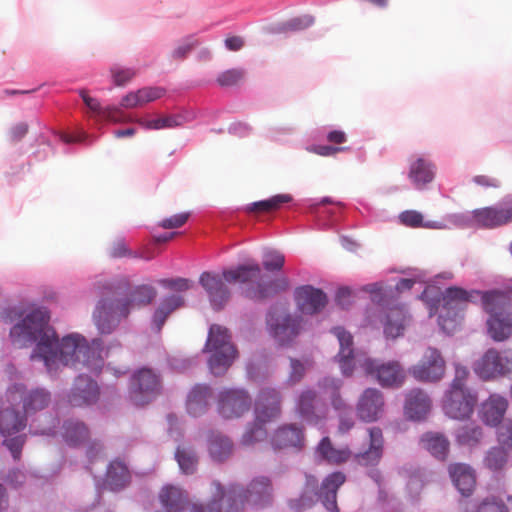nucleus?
<instances>
[{
    "instance_id": "10",
    "label": "nucleus",
    "mask_w": 512,
    "mask_h": 512,
    "mask_svg": "<svg viewBox=\"0 0 512 512\" xmlns=\"http://www.w3.org/2000/svg\"><path fill=\"white\" fill-rule=\"evenodd\" d=\"M27 419L25 414L21 415L14 409V405H10L6 402L5 396L4 399H1L0 433L5 437L3 443L15 460L20 459L27 436L25 434L16 435L14 437L11 436L26 428Z\"/></svg>"
},
{
    "instance_id": "33",
    "label": "nucleus",
    "mask_w": 512,
    "mask_h": 512,
    "mask_svg": "<svg viewBox=\"0 0 512 512\" xmlns=\"http://www.w3.org/2000/svg\"><path fill=\"white\" fill-rule=\"evenodd\" d=\"M159 498L161 504L170 512H181L189 502L187 492L173 485L164 486L159 494Z\"/></svg>"
},
{
    "instance_id": "28",
    "label": "nucleus",
    "mask_w": 512,
    "mask_h": 512,
    "mask_svg": "<svg viewBox=\"0 0 512 512\" xmlns=\"http://www.w3.org/2000/svg\"><path fill=\"white\" fill-rule=\"evenodd\" d=\"M303 428L296 424H286L279 427L272 436L271 444L275 450L296 448L304 446Z\"/></svg>"
},
{
    "instance_id": "60",
    "label": "nucleus",
    "mask_w": 512,
    "mask_h": 512,
    "mask_svg": "<svg viewBox=\"0 0 512 512\" xmlns=\"http://www.w3.org/2000/svg\"><path fill=\"white\" fill-rule=\"evenodd\" d=\"M188 213H179L159 222V226L163 229H174L182 227L188 220Z\"/></svg>"
},
{
    "instance_id": "49",
    "label": "nucleus",
    "mask_w": 512,
    "mask_h": 512,
    "mask_svg": "<svg viewBox=\"0 0 512 512\" xmlns=\"http://www.w3.org/2000/svg\"><path fill=\"white\" fill-rule=\"evenodd\" d=\"M109 255L112 258H121V257H134V258H143L145 260H151L154 258V255L150 252H141V253H133L126 245L125 241L122 239H118L114 241L110 247Z\"/></svg>"
},
{
    "instance_id": "59",
    "label": "nucleus",
    "mask_w": 512,
    "mask_h": 512,
    "mask_svg": "<svg viewBox=\"0 0 512 512\" xmlns=\"http://www.w3.org/2000/svg\"><path fill=\"white\" fill-rule=\"evenodd\" d=\"M314 23V18L310 15H304L289 20L285 27L287 30L299 31L310 27Z\"/></svg>"
},
{
    "instance_id": "30",
    "label": "nucleus",
    "mask_w": 512,
    "mask_h": 512,
    "mask_svg": "<svg viewBox=\"0 0 512 512\" xmlns=\"http://www.w3.org/2000/svg\"><path fill=\"white\" fill-rule=\"evenodd\" d=\"M332 333L337 337L340 350L337 355L343 375L350 376L353 372V337L342 327H335Z\"/></svg>"
},
{
    "instance_id": "5",
    "label": "nucleus",
    "mask_w": 512,
    "mask_h": 512,
    "mask_svg": "<svg viewBox=\"0 0 512 512\" xmlns=\"http://www.w3.org/2000/svg\"><path fill=\"white\" fill-rule=\"evenodd\" d=\"M157 291L153 286L140 285L134 289L130 299H102L98 302L93 313V320L101 334H110L117 327L122 317L129 314L130 306H146L156 297Z\"/></svg>"
},
{
    "instance_id": "53",
    "label": "nucleus",
    "mask_w": 512,
    "mask_h": 512,
    "mask_svg": "<svg viewBox=\"0 0 512 512\" xmlns=\"http://www.w3.org/2000/svg\"><path fill=\"white\" fill-rule=\"evenodd\" d=\"M114 84L116 86H124L130 82L136 75V70L133 68H123L114 66L110 70Z\"/></svg>"
},
{
    "instance_id": "11",
    "label": "nucleus",
    "mask_w": 512,
    "mask_h": 512,
    "mask_svg": "<svg viewBox=\"0 0 512 512\" xmlns=\"http://www.w3.org/2000/svg\"><path fill=\"white\" fill-rule=\"evenodd\" d=\"M5 397L6 402L10 405L22 402L23 411L27 418L46 409L52 401L51 393L48 390L35 388L28 391L23 384L10 386L5 393Z\"/></svg>"
},
{
    "instance_id": "34",
    "label": "nucleus",
    "mask_w": 512,
    "mask_h": 512,
    "mask_svg": "<svg viewBox=\"0 0 512 512\" xmlns=\"http://www.w3.org/2000/svg\"><path fill=\"white\" fill-rule=\"evenodd\" d=\"M184 305V298L179 295H171L164 298L153 315L152 323L156 332H160L166 319L171 313Z\"/></svg>"
},
{
    "instance_id": "51",
    "label": "nucleus",
    "mask_w": 512,
    "mask_h": 512,
    "mask_svg": "<svg viewBox=\"0 0 512 512\" xmlns=\"http://www.w3.org/2000/svg\"><path fill=\"white\" fill-rule=\"evenodd\" d=\"M285 263V256L277 250H269L263 255V266L267 271H280Z\"/></svg>"
},
{
    "instance_id": "41",
    "label": "nucleus",
    "mask_w": 512,
    "mask_h": 512,
    "mask_svg": "<svg viewBox=\"0 0 512 512\" xmlns=\"http://www.w3.org/2000/svg\"><path fill=\"white\" fill-rule=\"evenodd\" d=\"M86 106L94 113L102 117L103 119L118 122L119 118L117 114L120 113V109L115 106H107L103 108L100 102L96 98H92L88 95L86 90H80L79 92Z\"/></svg>"
},
{
    "instance_id": "63",
    "label": "nucleus",
    "mask_w": 512,
    "mask_h": 512,
    "mask_svg": "<svg viewBox=\"0 0 512 512\" xmlns=\"http://www.w3.org/2000/svg\"><path fill=\"white\" fill-rule=\"evenodd\" d=\"M120 105L121 107L127 109L141 106L138 90L135 92H130L127 95H125L122 98Z\"/></svg>"
},
{
    "instance_id": "58",
    "label": "nucleus",
    "mask_w": 512,
    "mask_h": 512,
    "mask_svg": "<svg viewBox=\"0 0 512 512\" xmlns=\"http://www.w3.org/2000/svg\"><path fill=\"white\" fill-rule=\"evenodd\" d=\"M159 284L165 288L176 290V291H187L191 288L192 283L186 278H174V279H161Z\"/></svg>"
},
{
    "instance_id": "21",
    "label": "nucleus",
    "mask_w": 512,
    "mask_h": 512,
    "mask_svg": "<svg viewBox=\"0 0 512 512\" xmlns=\"http://www.w3.org/2000/svg\"><path fill=\"white\" fill-rule=\"evenodd\" d=\"M326 405L313 389L300 392L295 401L296 414L310 424H318L326 417Z\"/></svg>"
},
{
    "instance_id": "1",
    "label": "nucleus",
    "mask_w": 512,
    "mask_h": 512,
    "mask_svg": "<svg viewBox=\"0 0 512 512\" xmlns=\"http://www.w3.org/2000/svg\"><path fill=\"white\" fill-rule=\"evenodd\" d=\"M223 278L216 273L203 272L200 275L199 283L209 296L212 306L219 310L228 302L230 291L225 285L227 282H240L245 284L244 294L252 300H264L279 291H284L289 286L286 277L270 279L263 274L258 263L239 265L235 269L224 270Z\"/></svg>"
},
{
    "instance_id": "45",
    "label": "nucleus",
    "mask_w": 512,
    "mask_h": 512,
    "mask_svg": "<svg viewBox=\"0 0 512 512\" xmlns=\"http://www.w3.org/2000/svg\"><path fill=\"white\" fill-rule=\"evenodd\" d=\"M183 117L181 115H167L152 120H138V123L149 130H160L164 128H174L183 124Z\"/></svg>"
},
{
    "instance_id": "46",
    "label": "nucleus",
    "mask_w": 512,
    "mask_h": 512,
    "mask_svg": "<svg viewBox=\"0 0 512 512\" xmlns=\"http://www.w3.org/2000/svg\"><path fill=\"white\" fill-rule=\"evenodd\" d=\"M483 437V431L480 426H463L456 434V441L459 445L476 446Z\"/></svg>"
},
{
    "instance_id": "56",
    "label": "nucleus",
    "mask_w": 512,
    "mask_h": 512,
    "mask_svg": "<svg viewBox=\"0 0 512 512\" xmlns=\"http://www.w3.org/2000/svg\"><path fill=\"white\" fill-rule=\"evenodd\" d=\"M198 45L197 39L193 36L186 38L178 47L172 52V58L176 60L184 59L190 51Z\"/></svg>"
},
{
    "instance_id": "55",
    "label": "nucleus",
    "mask_w": 512,
    "mask_h": 512,
    "mask_svg": "<svg viewBox=\"0 0 512 512\" xmlns=\"http://www.w3.org/2000/svg\"><path fill=\"white\" fill-rule=\"evenodd\" d=\"M290 372L288 381L290 384L294 385L302 380L306 372L305 363L301 362L298 359L291 358L290 359Z\"/></svg>"
},
{
    "instance_id": "24",
    "label": "nucleus",
    "mask_w": 512,
    "mask_h": 512,
    "mask_svg": "<svg viewBox=\"0 0 512 512\" xmlns=\"http://www.w3.org/2000/svg\"><path fill=\"white\" fill-rule=\"evenodd\" d=\"M99 395L97 383L88 376L80 375L75 379L68 401L72 406L80 407L95 403Z\"/></svg>"
},
{
    "instance_id": "54",
    "label": "nucleus",
    "mask_w": 512,
    "mask_h": 512,
    "mask_svg": "<svg viewBox=\"0 0 512 512\" xmlns=\"http://www.w3.org/2000/svg\"><path fill=\"white\" fill-rule=\"evenodd\" d=\"M141 106L161 98L165 89L161 87H144L138 90Z\"/></svg>"
},
{
    "instance_id": "61",
    "label": "nucleus",
    "mask_w": 512,
    "mask_h": 512,
    "mask_svg": "<svg viewBox=\"0 0 512 512\" xmlns=\"http://www.w3.org/2000/svg\"><path fill=\"white\" fill-rule=\"evenodd\" d=\"M346 149L345 147H335L331 145H315L309 148V151L320 156H333Z\"/></svg>"
},
{
    "instance_id": "19",
    "label": "nucleus",
    "mask_w": 512,
    "mask_h": 512,
    "mask_svg": "<svg viewBox=\"0 0 512 512\" xmlns=\"http://www.w3.org/2000/svg\"><path fill=\"white\" fill-rule=\"evenodd\" d=\"M159 390V377L152 370L143 368L131 380L130 399L136 406H143L151 402Z\"/></svg>"
},
{
    "instance_id": "13",
    "label": "nucleus",
    "mask_w": 512,
    "mask_h": 512,
    "mask_svg": "<svg viewBox=\"0 0 512 512\" xmlns=\"http://www.w3.org/2000/svg\"><path fill=\"white\" fill-rule=\"evenodd\" d=\"M497 292L481 294L483 307L490 317L487 320V330L490 337L496 342H502L512 335V313L507 311L496 312L495 304L499 300Z\"/></svg>"
},
{
    "instance_id": "42",
    "label": "nucleus",
    "mask_w": 512,
    "mask_h": 512,
    "mask_svg": "<svg viewBox=\"0 0 512 512\" xmlns=\"http://www.w3.org/2000/svg\"><path fill=\"white\" fill-rule=\"evenodd\" d=\"M292 201V196L289 194L274 195L267 200L254 202L249 205L248 211L255 213L271 212L278 210L282 205Z\"/></svg>"
},
{
    "instance_id": "35",
    "label": "nucleus",
    "mask_w": 512,
    "mask_h": 512,
    "mask_svg": "<svg viewBox=\"0 0 512 512\" xmlns=\"http://www.w3.org/2000/svg\"><path fill=\"white\" fill-rule=\"evenodd\" d=\"M406 312L403 307L395 306L385 315L384 333L387 337L396 338L403 334L406 323Z\"/></svg>"
},
{
    "instance_id": "9",
    "label": "nucleus",
    "mask_w": 512,
    "mask_h": 512,
    "mask_svg": "<svg viewBox=\"0 0 512 512\" xmlns=\"http://www.w3.org/2000/svg\"><path fill=\"white\" fill-rule=\"evenodd\" d=\"M204 351L211 353L208 366L215 376L223 375L237 357L227 328L217 324L210 326Z\"/></svg>"
},
{
    "instance_id": "27",
    "label": "nucleus",
    "mask_w": 512,
    "mask_h": 512,
    "mask_svg": "<svg viewBox=\"0 0 512 512\" xmlns=\"http://www.w3.org/2000/svg\"><path fill=\"white\" fill-rule=\"evenodd\" d=\"M369 447L367 450L354 455V460L361 466H376L383 456L384 437L379 427L368 429Z\"/></svg>"
},
{
    "instance_id": "15",
    "label": "nucleus",
    "mask_w": 512,
    "mask_h": 512,
    "mask_svg": "<svg viewBox=\"0 0 512 512\" xmlns=\"http://www.w3.org/2000/svg\"><path fill=\"white\" fill-rule=\"evenodd\" d=\"M474 371L484 380L510 375L512 373V350L488 349L475 363Z\"/></svg>"
},
{
    "instance_id": "37",
    "label": "nucleus",
    "mask_w": 512,
    "mask_h": 512,
    "mask_svg": "<svg viewBox=\"0 0 512 512\" xmlns=\"http://www.w3.org/2000/svg\"><path fill=\"white\" fill-rule=\"evenodd\" d=\"M424 447L437 459L445 460L449 454L450 443L440 433L429 432L421 439Z\"/></svg>"
},
{
    "instance_id": "43",
    "label": "nucleus",
    "mask_w": 512,
    "mask_h": 512,
    "mask_svg": "<svg viewBox=\"0 0 512 512\" xmlns=\"http://www.w3.org/2000/svg\"><path fill=\"white\" fill-rule=\"evenodd\" d=\"M231 441L222 435H214L209 444L211 457L216 461H223L232 453Z\"/></svg>"
},
{
    "instance_id": "47",
    "label": "nucleus",
    "mask_w": 512,
    "mask_h": 512,
    "mask_svg": "<svg viewBox=\"0 0 512 512\" xmlns=\"http://www.w3.org/2000/svg\"><path fill=\"white\" fill-rule=\"evenodd\" d=\"M175 456L183 473L193 474L196 471L198 458L192 449L179 447Z\"/></svg>"
},
{
    "instance_id": "64",
    "label": "nucleus",
    "mask_w": 512,
    "mask_h": 512,
    "mask_svg": "<svg viewBox=\"0 0 512 512\" xmlns=\"http://www.w3.org/2000/svg\"><path fill=\"white\" fill-rule=\"evenodd\" d=\"M225 46L230 51H239L244 46V40L240 36H230L225 39Z\"/></svg>"
},
{
    "instance_id": "26",
    "label": "nucleus",
    "mask_w": 512,
    "mask_h": 512,
    "mask_svg": "<svg viewBox=\"0 0 512 512\" xmlns=\"http://www.w3.org/2000/svg\"><path fill=\"white\" fill-rule=\"evenodd\" d=\"M448 474L456 489L464 497H470L476 488L475 470L465 463H452L448 466Z\"/></svg>"
},
{
    "instance_id": "39",
    "label": "nucleus",
    "mask_w": 512,
    "mask_h": 512,
    "mask_svg": "<svg viewBox=\"0 0 512 512\" xmlns=\"http://www.w3.org/2000/svg\"><path fill=\"white\" fill-rule=\"evenodd\" d=\"M509 460V455L504 446L491 447L483 458V465L491 472L503 471Z\"/></svg>"
},
{
    "instance_id": "4",
    "label": "nucleus",
    "mask_w": 512,
    "mask_h": 512,
    "mask_svg": "<svg viewBox=\"0 0 512 512\" xmlns=\"http://www.w3.org/2000/svg\"><path fill=\"white\" fill-rule=\"evenodd\" d=\"M51 350L56 354L51 365L44 363L48 372H56L61 366L78 365L86 367L88 370L98 373L103 367L102 342L94 339L88 344L84 337L73 334L64 337L61 342L58 341L55 334L54 343Z\"/></svg>"
},
{
    "instance_id": "40",
    "label": "nucleus",
    "mask_w": 512,
    "mask_h": 512,
    "mask_svg": "<svg viewBox=\"0 0 512 512\" xmlns=\"http://www.w3.org/2000/svg\"><path fill=\"white\" fill-rule=\"evenodd\" d=\"M88 436L89 430L83 422L68 420L63 425V437L69 445H80Z\"/></svg>"
},
{
    "instance_id": "36",
    "label": "nucleus",
    "mask_w": 512,
    "mask_h": 512,
    "mask_svg": "<svg viewBox=\"0 0 512 512\" xmlns=\"http://www.w3.org/2000/svg\"><path fill=\"white\" fill-rule=\"evenodd\" d=\"M317 451L325 461L335 465L345 463L352 457V452L348 447L335 448L329 437H324L320 441Z\"/></svg>"
},
{
    "instance_id": "23",
    "label": "nucleus",
    "mask_w": 512,
    "mask_h": 512,
    "mask_svg": "<svg viewBox=\"0 0 512 512\" xmlns=\"http://www.w3.org/2000/svg\"><path fill=\"white\" fill-rule=\"evenodd\" d=\"M297 308L303 313L313 315L319 313L327 304L326 294L311 285L297 287L294 292Z\"/></svg>"
},
{
    "instance_id": "16",
    "label": "nucleus",
    "mask_w": 512,
    "mask_h": 512,
    "mask_svg": "<svg viewBox=\"0 0 512 512\" xmlns=\"http://www.w3.org/2000/svg\"><path fill=\"white\" fill-rule=\"evenodd\" d=\"M266 322L270 334L280 344L291 342L302 330V317L291 315L277 308L269 311Z\"/></svg>"
},
{
    "instance_id": "6",
    "label": "nucleus",
    "mask_w": 512,
    "mask_h": 512,
    "mask_svg": "<svg viewBox=\"0 0 512 512\" xmlns=\"http://www.w3.org/2000/svg\"><path fill=\"white\" fill-rule=\"evenodd\" d=\"M345 481L346 475L343 472H333L324 478L319 488L317 478L307 475L302 494L299 498L291 499L289 506L293 510L303 511L311 508L319 498L327 510L336 512L338 510L337 491Z\"/></svg>"
},
{
    "instance_id": "62",
    "label": "nucleus",
    "mask_w": 512,
    "mask_h": 512,
    "mask_svg": "<svg viewBox=\"0 0 512 512\" xmlns=\"http://www.w3.org/2000/svg\"><path fill=\"white\" fill-rule=\"evenodd\" d=\"M336 302L342 308L349 307L352 303V291L347 287L340 288L336 294Z\"/></svg>"
},
{
    "instance_id": "29",
    "label": "nucleus",
    "mask_w": 512,
    "mask_h": 512,
    "mask_svg": "<svg viewBox=\"0 0 512 512\" xmlns=\"http://www.w3.org/2000/svg\"><path fill=\"white\" fill-rule=\"evenodd\" d=\"M431 409L427 393L419 388L410 390L405 396L404 414L411 420L424 419Z\"/></svg>"
},
{
    "instance_id": "57",
    "label": "nucleus",
    "mask_w": 512,
    "mask_h": 512,
    "mask_svg": "<svg viewBox=\"0 0 512 512\" xmlns=\"http://www.w3.org/2000/svg\"><path fill=\"white\" fill-rule=\"evenodd\" d=\"M498 442L507 448H512V420H506L497 431Z\"/></svg>"
},
{
    "instance_id": "31",
    "label": "nucleus",
    "mask_w": 512,
    "mask_h": 512,
    "mask_svg": "<svg viewBox=\"0 0 512 512\" xmlns=\"http://www.w3.org/2000/svg\"><path fill=\"white\" fill-rule=\"evenodd\" d=\"M212 398V390L207 385L197 384L188 394L186 407L190 415L197 417L204 414Z\"/></svg>"
},
{
    "instance_id": "18",
    "label": "nucleus",
    "mask_w": 512,
    "mask_h": 512,
    "mask_svg": "<svg viewBox=\"0 0 512 512\" xmlns=\"http://www.w3.org/2000/svg\"><path fill=\"white\" fill-rule=\"evenodd\" d=\"M472 222L485 229H495L512 222V198L494 206H486L472 211Z\"/></svg>"
},
{
    "instance_id": "44",
    "label": "nucleus",
    "mask_w": 512,
    "mask_h": 512,
    "mask_svg": "<svg viewBox=\"0 0 512 512\" xmlns=\"http://www.w3.org/2000/svg\"><path fill=\"white\" fill-rule=\"evenodd\" d=\"M318 385L323 390L330 392L331 403L335 409L343 410L346 408V403L339 394V390L342 386V381L340 379L325 377L319 381Z\"/></svg>"
},
{
    "instance_id": "48",
    "label": "nucleus",
    "mask_w": 512,
    "mask_h": 512,
    "mask_svg": "<svg viewBox=\"0 0 512 512\" xmlns=\"http://www.w3.org/2000/svg\"><path fill=\"white\" fill-rule=\"evenodd\" d=\"M462 512H510V510L502 499L489 496L479 501L472 511L464 510Z\"/></svg>"
},
{
    "instance_id": "2",
    "label": "nucleus",
    "mask_w": 512,
    "mask_h": 512,
    "mask_svg": "<svg viewBox=\"0 0 512 512\" xmlns=\"http://www.w3.org/2000/svg\"><path fill=\"white\" fill-rule=\"evenodd\" d=\"M212 499L206 504H193L191 512H241L246 503L255 505L267 502L271 496V482L266 477L255 478L247 490L239 485L224 489L219 482L212 484Z\"/></svg>"
},
{
    "instance_id": "20",
    "label": "nucleus",
    "mask_w": 512,
    "mask_h": 512,
    "mask_svg": "<svg viewBox=\"0 0 512 512\" xmlns=\"http://www.w3.org/2000/svg\"><path fill=\"white\" fill-rule=\"evenodd\" d=\"M252 399L244 389H224L218 395L217 408L225 419L238 418L251 408Z\"/></svg>"
},
{
    "instance_id": "32",
    "label": "nucleus",
    "mask_w": 512,
    "mask_h": 512,
    "mask_svg": "<svg viewBox=\"0 0 512 512\" xmlns=\"http://www.w3.org/2000/svg\"><path fill=\"white\" fill-rule=\"evenodd\" d=\"M434 176L435 167L428 159L418 157L410 163L408 177L416 188H423Z\"/></svg>"
},
{
    "instance_id": "52",
    "label": "nucleus",
    "mask_w": 512,
    "mask_h": 512,
    "mask_svg": "<svg viewBox=\"0 0 512 512\" xmlns=\"http://www.w3.org/2000/svg\"><path fill=\"white\" fill-rule=\"evenodd\" d=\"M400 222L408 227L418 228V227H429L433 226L429 223H425L423 221V216L420 212L415 210H406L399 215Z\"/></svg>"
},
{
    "instance_id": "17",
    "label": "nucleus",
    "mask_w": 512,
    "mask_h": 512,
    "mask_svg": "<svg viewBox=\"0 0 512 512\" xmlns=\"http://www.w3.org/2000/svg\"><path fill=\"white\" fill-rule=\"evenodd\" d=\"M446 363L435 348H428L421 360L409 368V373L419 382L435 383L445 375Z\"/></svg>"
},
{
    "instance_id": "3",
    "label": "nucleus",
    "mask_w": 512,
    "mask_h": 512,
    "mask_svg": "<svg viewBox=\"0 0 512 512\" xmlns=\"http://www.w3.org/2000/svg\"><path fill=\"white\" fill-rule=\"evenodd\" d=\"M49 320L50 316L46 309H33L25 315L21 322L11 328L10 337L18 348L35 344L31 359H40L51 365L56 355L51 350L56 332L49 325Z\"/></svg>"
},
{
    "instance_id": "8",
    "label": "nucleus",
    "mask_w": 512,
    "mask_h": 512,
    "mask_svg": "<svg viewBox=\"0 0 512 512\" xmlns=\"http://www.w3.org/2000/svg\"><path fill=\"white\" fill-rule=\"evenodd\" d=\"M281 414V394L274 388H263L255 403V421L242 436V444L252 445L266 438L265 424Z\"/></svg>"
},
{
    "instance_id": "22",
    "label": "nucleus",
    "mask_w": 512,
    "mask_h": 512,
    "mask_svg": "<svg viewBox=\"0 0 512 512\" xmlns=\"http://www.w3.org/2000/svg\"><path fill=\"white\" fill-rule=\"evenodd\" d=\"M383 393L376 388H367L360 395L357 405V417L366 423L377 421L384 412Z\"/></svg>"
},
{
    "instance_id": "14",
    "label": "nucleus",
    "mask_w": 512,
    "mask_h": 512,
    "mask_svg": "<svg viewBox=\"0 0 512 512\" xmlns=\"http://www.w3.org/2000/svg\"><path fill=\"white\" fill-rule=\"evenodd\" d=\"M367 376L372 377L384 388H398L406 380V371L399 361L380 362L367 358L361 364Z\"/></svg>"
},
{
    "instance_id": "25",
    "label": "nucleus",
    "mask_w": 512,
    "mask_h": 512,
    "mask_svg": "<svg viewBox=\"0 0 512 512\" xmlns=\"http://www.w3.org/2000/svg\"><path fill=\"white\" fill-rule=\"evenodd\" d=\"M508 400L497 393L491 394L479 408V418L490 427L499 426L508 409Z\"/></svg>"
},
{
    "instance_id": "50",
    "label": "nucleus",
    "mask_w": 512,
    "mask_h": 512,
    "mask_svg": "<svg viewBox=\"0 0 512 512\" xmlns=\"http://www.w3.org/2000/svg\"><path fill=\"white\" fill-rule=\"evenodd\" d=\"M244 77L245 71L243 69H229L218 75L217 83L221 87H231L242 82Z\"/></svg>"
},
{
    "instance_id": "38",
    "label": "nucleus",
    "mask_w": 512,
    "mask_h": 512,
    "mask_svg": "<svg viewBox=\"0 0 512 512\" xmlns=\"http://www.w3.org/2000/svg\"><path fill=\"white\" fill-rule=\"evenodd\" d=\"M130 480V474L123 462L112 461L108 467L106 475V483L111 490H119L124 488Z\"/></svg>"
},
{
    "instance_id": "12",
    "label": "nucleus",
    "mask_w": 512,
    "mask_h": 512,
    "mask_svg": "<svg viewBox=\"0 0 512 512\" xmlns=\"http://www.w3.org/2000/svg\"><path fill=\"white\" fill-rule=\"evenodd\" d=\"M475 295L480 292H468L462 288L450 287L443 293V311L445 314L439 316V323L444 330L453 331L458 322L457 318H462V313L469 302H472Z\"/></svg>"
},
{
    "instance_id": "7",
    "label": "nucleus",
    "mask_w": 512,
    "mask_h": 512,
    "mask_svg": "<svg viewBox=\"0 0 512 512\" xmlns=\"http://www.w3.org/2000/svg\"><path fill=\"white\" fill-rule=\"evenodd\" d=\"M469 376L467 367L455 365V375L449 388L446 390L442 409L446 416L455 420L470 418L478 401L477 393L466 386Z\"/></svg>"
}]
</instances>
